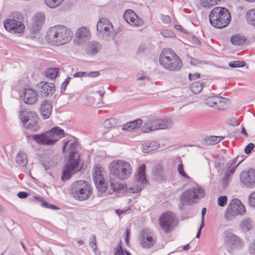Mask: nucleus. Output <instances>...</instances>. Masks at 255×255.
Here are the masks:
<instances>
[{
	"mask_svg": "<svg viewBox=\"0 0 255 255\" xmlns=\"http://www.w3.org/2000/svg\"><path fill=\"white\" fill-rule=\"evenodd\" d=\"M23 97L24 102L29 105L36 103L38 100V93L33 89H25Z\"/></svg>",
	"mask_w": 255,
	"mask_h": 255,
	"instance_id": "4be33fe9",
	"label": "nucleus"
},
{
	"mask_svg": "<svg viewBox=\"0 0 255 255\" xmlns=\"http://www.w3.org/2000/svg\"><path fill=\"white\" fill-rule=\"evenodd\" d=\"M122 241L120 240L117 246L114 248L115 255H124L125 253L122 248Z\"/></svg>",
	"mask_w": 255,
	"mask_h": 255,
	"instance_id": "c03bdc74",
	"label": "nucleus"
},
{
	"mask_svg": "<svg viewBox=\"0 0 255 255\" xmlns=\"http://www.w3.org/2000/svg\"><path fill=\"white\" fill-rule=\"evenodd\" d=\"M205 223H204V219L201 218V221L199 229L198 230H202V229L204 227Z\"/></svg>",
	"mask_w": 255,
	"mask_h": 255,
	"instance_id": "774afa93",
	"label": "nucleus"
},
{
	"mask_svg": "<svg viewBox=\"0 0 255 255\" xmlns=\"http://www.w3.org/2000/svg\"><path fill=\"white\" fill-rule=\"evenodd\" d=\"M28 196V194L26 192H19L17 194V196L21 199H24Z\"/></svg>",
	"mask_w": 255,
	"mask_h": 255,
	"instance_id": "4d7b16f0",
	"label": "nucleus"
},
{
	"mask_svg": "<svg viewBox=\"0 0 255 255\" xmlns=\"http://www.w3.org/2000/svg\"><path fill=\"white\" fill-rule=\"evenodd\" d=\"M200 74L196 73L194 74H189V78L190 80H195L200 77Z\"/></svg>",
	"mask_w": 255,
	"mask_h": 255,
	"instance_id": "bf43d9fd",
	"label": "nucleus"
},
{
	"mask_svg": "<svg viewBox=\"0 0 255 255\" xmlns=\"http://www.w3.org/2000/svg\"><path fill=\"white\" fill-rule=\"evenodd\" d=\"M71 192L75 199L84 201L88 199L91 195L92 188L87 182L80 180L71 185Z\"/></svg>",
	"mask_w": 255,
	"mask_h": 255,
	"instance_id": "6e6552de",
	"label": "nucleus"
},
{
	"mask_svg": "<svg viewBox=\"0 0 255 255\" xmlns=\"http://www.w3.org/2000/svg\"><path fill=\"white\" fill-rule=\"evenodd\" d=\"M240 182L247 187H254L255 186V169L251 168L248 171H243L240 174Z\"/></svg>",
	"mask_w": 255,
	"mask_h": 255,
	"instance_id": "f3484780",
	"label": "nucleus"
},
{
	"mask_svg": "<svg viewBox=\"0 0 255 255\" xmlns=\"http://www.w3.org/2000/svg\"><path fill=\"white\" fill-rule=\"evenodd\" d=\"M137 80H147L148 81L149 80V78L145 75L143 74V75L140 76L139 74L137 75Z\"/></svg>",
	"mask_w": 255,
	"mask_h": 255,
	"instance_id": "052dcab7",
	"label": "nucleus"
},
{
	"mask_svg": "<svg viewBox=\"0 0 255 255\" xmlns=\"http://www.w3.org/2000/svg\"><path fill=\"white\" fill-rule=\"evenodd\" d=\"M101 48V45L97 42L92 41L89 43L87 48V53L94 55L97 53Z\"/></svg>",
	"mask_w": 255,
	"mask_h": 255,
	"instance_id": "c756f323",
	"label": "nucleus"
},
{
	"mask_svg": "<svg viewBox=\"0 0 255 255\" xmlns=\"http://www.w3.org/2000/svg\"><path fill=\"white\" fill-rule=\"evenodd\" d=\"M91 37L89 29L85 26L78 28L75 33V38L79 43H82L89 40Z\"/></svg>",
	"mask_w": 255,
	"mask_h": 255,
	"instance_id": "b1692460",
	"label": "nucleus"
},
{
	"mask_svg": "<svg viewBox=\"0 0 255 255\" xmlns=\"http://www.w3.org/2000/svg\"><path fill=\"white\" fill-rule=\"evenodd\" d=\"M145 169L146 166L144 164H141L138 167L137 169V173L135 175V179L138 184L135 185L134 186L140 185L142 188L144 185L146 184L147 180L145 173Z\"/></svg>",
	"mask_w": 255,
	"mask_h": 255,
	"instance_id": "393cba45",
	"label": "nucleus"
},
{
	"mask_svg": "<svg viewBox=\"0 0 255 255\" xmlns=\"http://www.w3.org/2000/svg\"><path fill=\"white\" fill-rule=\"evenodd\" d=\"M159 61L163 68L170 71H178L182 67V60L170 48H165L162 50Z\"/></svg>",
	"mask_w": 255,
	"mask_h": 255,
	"instance_id": "7ed1b4c3",
	"label": "nucleus"
},
{
	"mask_svg": "<svg viewBox=\"0 0 255 255\" xmlns=\"http://www.w3.org/2000/svg\"><path fill=\"white\" fill-rule=\"evenodd\" d=\"M254 144L253 143H250L245 148L244 151L246 154H249L254 148Z\"/></svg>",
	"mask_w": 255,
	"mask_h": 255,
	"instance_id": "603ef678",
	"label": "nucleus"
},
{
	"mask_svg": "<svg viewBox=\"0 0 255 255\" xmlns=\"http://www.w3.org/2000/svg\"><path fill=\"white\" fill-rule=\"evenodd\" d=\"M90 245L91 248L93 249L94 251L97 248V242H96V236L94 234L92 235L90 238Z\"/></svg>",
	"mask_w": 255,
	"mask_h": 255,
	"instance_id": "49530a36",
	"label": "nucleus"
},
{
	"mask_svg": "<svg viewBox=\"0 0 255 255\" xmlns=\"http://www.w3.org/2000/svg\"><path fill=\"white\" fill-rule=\"evenodd\" d=\"M224 139V136H211L205 139L206 144L208 145H215Z\"/></svg>",
	"mask_w": 255,
	"mask_h": 255,
	"instance_id": "f704fd0d",
	"label": "nucleus"
},
{
	"mask_svg": "<svg viewBox=\"0 0 255 255\" xmlns=\"http://www.w3.org/2000/svg\"><path fill=\"white\" fill-rule=\"evenodd\" d=\"M140 245L145 249L152 247L156 243V237L154 233L147 228L143 229L140 233Z\"/></svg>",
	"mask_w": 255,
	"mask_h": 255,
	"instance_id": "4468645a",
	"label": "nucleus"
},
{
	"mask_svg": "<svg viewBox=\"0 0 255 255\" xmlns=\"http://www.w3.org/2000/svg\"><path fill=\"white\" fill-rule=\"evenodd\" d=\"M23 21L22 14L18 12H13L9 15V18L4 21V27L6 30L12 33H22L24 32L25 28Z\"/></svg>",
	"mask_w": 255,
	"mask_h": 255,
	"instance_id": "0eeeda50",
	"label": "nucleus"
},
{
	"mask_svg": "<svg viewBox=\"0 0 255 255\" xmlns=\"http://www.w3.org/2000/svg\"><path fill=\"white\" fill-rule=\"evenodd\" d=\"M142 123V121L140 119L129 122L123 125L122 129L130 131L136 128H139Z\"/></svg>",
	"mask_w": 255,
	"mask_h": 255,
	"instance_id": "cd10ccee",
	"label": "nucleus"
},
{
	"mask_svg": "<svg viewBox=\"0 0 255 255\" xmlns=\"http://www.w3.org/2000/svg\"><path fill=\"white\" fill-rule=\"evenodd\" d=\"M206 104L209 106L218 110H223L226 105L225 99L219 96L208 97L205 100Z\"/></svg>",
	"mask_w": 255,
	"mask_h": 255,
	"instance_id": "6ab92c4d",
	"label": "nucleus"
},
{
	"mask_svg": "<svg viewBox=\"0 0 255 255\" xmlns=\"http://www.w3.org/2000/svg\"><path fill=\"white\" fill-rule=\"evenodd\" d=\"M52 107L50 102L45 100L41 104L40 112L43 119H48L52 113Z\"/></svg>",
	"mask_w": 255,
	"mask_h": 255,
	"instance_id": "a878e982",
	"label": "nucleus"
},
{
	"mask_svg": "<svg viewBox=\"0 0 255 255\" xmlns=\"http://www.w3.org/2000/svg\"><path fill=\"white\" fill-rule=\"evenodd\" d=\"M250 204L253 206L255 207V192L250 194L249 196Z\"/></svg>",
	"mask_w": 255,
	"mask_h": 255,
	"instance_id": "864d4df0",
	"label": "nucleus"
},
{
	"mask_svg": "<svg viewBox=\"0 0 255 255\" xmlns=\"http://www.w3.org/2000/svg\"><path fill=\"white\" fill-rule=\"evenodd\" d=\"M241 227L244 231L248 232L252 229L253 222L250 218H245L242 221Z\"/></svg>",
	"mask_w": 255,
	"mask_h": 255,
	"instance_id": "72a5a7b5",
	"label": "nucleus"
},
{
	"mask_svg": "<svg viewBox=\"0 0 255 255\" xmlns=\"http://www.w3.org/2000/svg\"><path fill=\"white\" fill-rule=\"evenodd\" d=\"M224 240L228 245L238 246L241 243V239L231 232H227L226 233Z\"/></svg>",
	"mask_w": 255,
	"mask_h": 255,
	"instance_id": "bb28decb",
	"label": "nucleus"
},
{
	"mask_svg": "<svg viewBox=\"0 0 255 255\" xmlns=\"http://www.w3.org/2000/svg\"><path fill=\"white\" fill-rule=\"evenodd\" d=\"M20 118L26 128L33 131L39 129V118L35 112L23 110L20 111Z\"/></svg>",
	"mask_w": 255,
	"mask_h": 255,
	"instance_id": "1a4fd4ad",
	"label": "nucleus"
},
{
	"mask_svg": "<svg viewBox=\"0 0 255 255\" xmlns=\"http://www.w3.org/2000/svg\"><path fill=\"white\" fill-rule=\"evenodd\" d=\"M230 41L235 46H242L245 44L246 39L240 34H235L231 37Z\"/></svg>",
	"mask_w": 255,
	"mask_h": 255,
	"instance_id": "c85d7f7f",
	"label": "nucleus"
},
{
	"mask_svg": "<svg viewBox=\"0 0 255 255\" xmlns=\"http://www.w3.org/2000/svg\"><path fill=\"white\" fill-rule=\"evenodd\" d=\"M64 136V130L59 127H54L43 133L32 135V138L38 144L49 146L55 144Z\"/></svg>",
	"mask_w": 255,
	"mask_h": 255,
	"instance_id": "20e7f679",
	"label": "nucleus"
},
{
	"mask_svg": "<svg viewBox=\"0 0 255 255\" xmlns=\"http://www.w3.org/2000/svg\"><path fill=\"white\" fill-rule=\"evenodd\" d=\"M158 129H164L171 128L173 125V123L169 119H158Z\"/></svg>",
	"mask_w": 255,
	"mask_h": 255,
	"instance_id": "2f4dec72",
	"label": "nucleus"
},
{
	"mask_svg": "<svg viewBox=\"0 0 255 255\" xmlns=\"http://www.w3.org/2000/svg\"><path fill=\"white\" fill-rule=\"evenodd\" d=\"M73 35V32L70 28L58 25L50 27L47 31L45 37L48 43L59 46L68 43Z\"/></svg>",
	"mask_w": 255,
	"mask_h": 255,
	"instance_id": "f03ea898",
	"label": "nucleus"
},
{
	"mask_svg": "<svg viewBox=\"0 0 255 255\" xmlns=\"http://www.w3.org/2000/svg\"><path fill=\"white\" fill-rule=\"evenodd\" d=\"M227 197L226 196H220L218 199V204L221 207H224L227 202Z\"/></svg>",
	"mask_w": 255,
	"mask_h": 255,
	"instance_id": "8fccbe9b",
	"label": "nucleus"
},
{
	"mask_svg": "<svg viewBox=\"0 0 255 255\" xmlns=\"http://www.w3.org/2000/svg\"><path fill=\"white\" fill-rule=\"evenodd\" d=\"M249 252L252 255H255V240L251 245L249 249Z\"/></svg>",
	"mask_w": 255,
	"mask_h": 255,
	"instance_id": "13d9d810",
	"label": "nucleus"
},
{
	"mask_svg": "<svg viewBox=\"0 0 255 255\" xmlns=\"http://www.w3.org/2000/svg\"><path fill=\"white\" fill-rule=\"evenodd\" d=\"M237 160L236 159H233L231 163H228V164H230V166L228 168L227 172H228L230 174H233L236 168V167L239 165V164L242 162L241 161L237 164L235 165L236 163Z\"/></svg>",
	"mask_w": 255,
	"mask_h": 255,
	"instance_id": "79ce46f5",
	"label": "nucleus"
},
{
	"mask_svg": "<svg viewBox=\"0 0 255 255\" xmlns=\"http://www.w3.org/2000/svg\"><path fill=\"white\" fill-rule=\"evenodd\" d=\"M192 39L193 40V41L196 44H200V41H199V40L196 38L195 36H193L192 37Z\"/></svg>",
	"mask_w": 255,
	"mask_h": 255,
	"instance_id": "69168bd1",
	"label": "nucleus"
},
{
	"mask_svg": "<svg viewBox=\"0 0 255 255\" xmlns=\"http://www.w3.org/2000/svg\"><path fill=\"white\" fill-rule=\"evenodd\" d=\"M205 195V192L204 189L196 185L183 193L181 197V201L183 204L195 203L197 199L204 197Z\"/></svg>",
	"mask_w": 255,
	"mask_h": 255,
	"instance_id": "9d476101",
	"label": "nucleus"
},
{
	"mask_svg": "<svg viewBox=\"0 0 255 255\" xmlns=\"http://www.w3.org/2000/svg\"><path fill=\"white\" fill-rule=\"evenodd\" d=\"M159 147L158 144L155 141L150 142H145L142 144V151L144 153H148L154 150L157 149Z\"/></svg>",
	"mask_w": 255,
	"mask_h": 255,
	"instance_id": "7c9ffc66",
	"label": "nucleus"
},
{
	"mask_svg": "<svg viewBox=\"0 0 255 255\" xmlns=\"http://www.w3.org/2000/svg\"><path fill=\"white\" fill-rule=\"evenodd\" d=\"M104 173V171L101 166H94L93 171V180L98 190L102 193L105 192L108 188V184L105 181Z\"/></svg>",
	"mask_w": 255,
	"mask_h": 255,
	"instance_id": "2eb2a0df",
	"label": "nucleus"
},
{
	"mask_svg": "<svg viewBox=\"0 0 255 255\" xmlns=\"http://www.w3.org/2000/svg\"><path fill=\"white\" fill-rule=\"evenodd\" d=\"M36 88L42 96L47 97L52 94L55 90V86L52 83L41 81L37 84Z\"/></svg>",
	"mask_w": 255,
	"mask_h": 255,
	"instance_id": "412c9836",
	"label": "nucleus"
},
{
	"mask_svg": "<svg viewBox=\"0 0 255 255\" xmlns=\"http://www.w3.org/2000/svg\"><path fill=\"white\" fill-rule=\"evenodd\" d=\"M244 205L238 199H232L226 210L225 218L228 221L233 220L238 215H243L246 212Z\"/></svg>",
	"mask_w": 255,
	"mask_h": 255,
	"instance_id": "f8f14e48",
	"label": "nucleus"
},
{
	"mask_svg": "<svg viewBox=\"0 0 255 255\" xmlns=\"http://www.w3.org/2000/svg\"><path fill=\"white\" fill-rule=\"evenodd\" d=\"M16 163L22 167L26 166L28 163L27 156L26 153L19 152L15 157Z\"/></svg>",
	"mask_w": 255,
	"mask_h": 255,
	"instance_id": "473e14b6",
	"label": "nucleus"
},
{
	"mask_svg": "<svg viewBox=\"0 0 255 255\" xmlns=\"http://www.w3.org/2000/svg\"><path fill=\"white\" fill-rule=\"evenodd\" d=\"M64 0H44L45 4L49 7L55 8L60 6Z\"/></svg>",
	"mask_w": 255,
	"mask_h": 255,
	"instance_id": "4c0bfd02",
	"label": "nucleus"
},
{
	"mask_svg": "<svg viewBox=\"0 0 255 255\" xmlns=\"http://www.w3.org/2000/svg\"><path fill=\"white\" fill-rule=\"evenodd\" d=\"M125 20L131 25L138 26L143 24V20L138 18L135 12L130 9L126 10L124 14Z\"/></svg>",
	"mask_w": 255,
	"mask_h": 255,
	"instance_id": "aec40b11",
	"label": "nucleus"
},
{
	"mask_svg": "<svg viewBox=\"0 0 255 255\" xmlns=\"http://www.w3.org/2000/svg\"><path fill=\"white\" fill-rule=\"evenodd\" d=\"M78 142L76 141L69 140L65 142L63 147V152L66 151V148L68 147L67 151L69 152L70 156L67 163L64 167L61 179L65 181L69 179L72 174L80 170L79 164L80 155L77 151Z\"/></svg>",
	"mask_w": 255,
	"mask_h": 255,
	"instance_id": "f257e3e1",
	"label": "nucleus"
},
{
	"mask_svg": "<svg viewBox=\"0 0 255 255\" xmlns=\"http://www.w3.org/2000/svg\"><path fill=\"white\" fill-rule=\"evenodd\" d=\"M34 198L36 200H37L38 202L41 203V206L42 207L53 210H56L59 209L57 206L49 203L48 202L45 200L42 197L35 196Z\"/></svg>",
	"mask_w": 255,
	"mask_h": 255,
	"instance_id": "c9c22d12",
	"label": "nucleus"
},
{
	"mask_svg": "<svg viewBox=\"0 0 255 255\" xmlns=\"http://www.w3.org/2000/svg\"><path fill=\"white\" fill-rule=\"evenodd\" d=\"M153 174L157 178L163 179L164 177L162 167L160 165H157L154 167Z\"/></svg>",
	"mask_w": 255,
	"mask_h": 255,
	"instance_id": "ea45409f",
	"label": "nucleus"
},
{
	"mask_svg": "<svg viewBox=\"0 0 255 255\" xmlns=\"http://www.w3.org/2000/svg\"><path fill=\"white\" fill-rule=\"evenodd\" d=\"M110 187L113 192L118 193H123L125 192L129 193H137L142 190V187L140 185L128 187L122 183H115L112 181H110Z\"/></svg>",
	"mask_w": 255,
	"mask_h": 255,
	"instance_id": "dca6fc26",
	"label": "nucleus"
},
{
	"mask_svg": "<svg viewBox=\"0 0 255 255\" xmlns=\"http://www.w3.org/2000/svg\"><path fill=\"white\" fill-rule=\"evenodd\" d=\"M246 17L249 23L255 27V8L251 9L248 11L246 14Z\"/></svg>",
	"mask_w": 255,
	"mask_h": 255,
	"instance_id": "e433bc0d",
	"label": "nucleus"
},
{
	"mask_svg": "<svg viewBox=\"0 0 255 255\" xmlns=\"http://www.w3.org/2000/svg\"><path fill=\"white\" fill-rule=\"evenodd\" d=\"M159 226L164 233H170L174 226L176 225L177 219L175 215L170 212L167 211L162 214L159 219Z\"/></svg>",
	"mask_w": 255,
	"mask_h": 255,
	"instance_id": "ddd939ff",
	"label": "nucleus"
},
{
	"mask_svg": "<svg viewBox=\"0 0 255 255\" xmlns=\"http://www.w3.org/2000/svg\"><path fill=\"white\" fill-rule=\"evenodd\" d=\"M160 34L164 37H173L175 36L172 31L168 29H162Z\"/></svg>",
	"mask_w": 255,
	"mask_h": 255,
	"instance_id": "de8ad7c7",
	"label": "nucleus"
},
{
	"mask_svg": "<svg viewBox=\"0 0 255 255\" xmlns=\"http://www.w3.org/2000/svg\"><path fill=\"white\" fill-rule=\"evenodd\" d=\"M209 21L211 24L216 28L225 27L231 21L230 13L225 7H215L210 13Z\"/></svg>",
	"mask_w": 255,
	"mask_h": 255,
	"instance_id": "39448f33",
	"label": "nucleus"
},
{
	"mask_svg": "<svg viewBox=\"0 0 255 255\" xmlns=\"http://www.w3.org/2000/svg\"><path fill=\"white\" fill-rule=\"evenodd\" d=\"M99 75H100V73L98 71L90 72L88 73V76L89 77H96L98 76Z\"/></svg>",
	"mask_w": 255,
	"mask_h": 255,
	"instance_id": "e2e57ef3",
	"label": "nucleus"
},
{
	"mask_svg": "<svg viewBox=\"0 0 255 255\" xmlns=\"http://www.w3.org/2000/svg\"><path fill=\"white\" fill-rule=\"evenodd\" d=\"M177 171L178 173L184 178L186 179H189L190 178L189 176L184 172L183 169V165L182 163L178 165Z\"/></svg>",
	"mask_w": 255,
	"mask_h": 255,
	"instance_id": "09e8293b",
	"label": "nucleus"
},
{
	"mask_svg": "<svg viewBox=\"0 0 255 255\" xmlns=\"http://www.w3.org/2000/svg\"><path fill=\"white\" fill-rule=\"evenodd\" d=\"M246 63L243 61H235L229 63V65L232 68L243 67Z\"/></svg>",
	"mask_w": 255,
	"mask_h": 255,
	"instance_id": "a18cd8bd",
	"label": "nucleus"
},
{
	"mask_svg": "<svg viewBox=\"0 0 255 255\" xmlns=\"http://www.w3.org/2000/svg\"><path fill=\"white\" fill-rule=\"evenodd\" d=\"M73 76L75 78L87 77L88 76V73L85 72H79L74 74Z\"/></svg>",
	"mask_w": 255,
	"mask_h": 255,
	"instance_id": "5fc2aeb1",
	"label": "nucleus"
},
{
	"mask_svg": "<svg viewBox=\"0 0 255 255\" xmlns=\"http://www.w3.org/2000/svg\"><path fill=\"white\" fill-rule=\"evenodd\" d=\"M58 73V68H49L46 72V75L48 78L53 79L57 77Z\"/></svg>",
	"mask_w": 255,
	"mask_h": 255,
	"instance_id": "a19ab883",
	"label": "nucleus"
},
{
	"mask_svg": "<svg viewBox=\"0 0 255 255\" xmlns=\"http://www.w3.org/2000/svg\"><path fill=\"white\" fill-rule=\"evenodd\" d=\"M70 80H71V78H70V77H68V78H67L65 80L64 82L61 85V92L62 93V92H64L65 91V90L66 89V87H67V86L68 85V84L70 82Z\"/></svg>",
	"mask_w": 255,
	"mask_h": 255,
	"instance_id": "3c124183",
	"label": "nucleus"
},
{
	"mask_svg": "<svg viewBox=\"0 0 255 255\" xmlns=\"http://www.w3.org/2000/svg\"><path fill=\"white\" fill-rule=\"evenodd\" d=\"M97 30L99 36L105 40L113 39L115 35L112 23L106 18L101 19L97 23Z\"/></svg>",
	"mask_w": 255,
	"mask_h": 255,
	"instance_id": "9b49d317",
	"label": "nucleus"
},
{
	"mask_svg": "<svg viewBox=\"0 0 255 255\" xmlns=\"http://www.w3.org/2000/svg\"><path fill=\"white\" fill-rule=\"evenodd\" d=\"M175 27L177 30H180L182 32L185 33L186 31L180 25H175Z\"/></svg>",
	"mask_w": 255,
	"mask_h": 255,
	"instance_id": "0e129e2a",
	"label": "nucleus"
},
{
	"mask_svg": "<svg viewBox=\"0 0 255 255\" xmlns=\"http://www.w3.org/2000/svg\"><path fill=\"white\" fill-rule=\"evenodd\" d=\"M116 119L114 118H111L105 120L103 123V125L106 128H111L116 125Z\"/></svg>",
	"mask_w": 255,
	"mask_h": 255,
	"instance_id": "37998d69",
	"label": "nucleus"
},
{
	"mask_svg": "<svg viewBox=\"0 0 255 255\" xmlns=\"http://www.w3.org/2000/svg\"><path fill=\"white\" fill-rule=\"evenodd\" d=\"M109 168L112 175L122 180L128 178L132 171L130 164L122 160L112 161Z\"/></svg>",
	"mask_w": 255,
	"mask_h": 255,
	"instance_id": "423d86ee",
	"label": "nucleus"
},
{
	"mask_svg": "<svg viewBox=\"0 0 255 255\" xmlns=\"http://www.w3.org/2000/svg\"><path fill=\"white\" fill-rule=\"evenodd\" d=\"M203 85L202 82H196L193 83L190 87L191 90L195 94H198L202 91Z\"/></svg>",
	"mask_w": 255,
	"mask_h": 255,
	"instance_id": "58836bf2",
	"label": "nucleus"
},
{
	"mask_svg": "<svg viewBox=\"0 0 255 255\" xmlns=\"http://www.w3.org/2000/svg\"><path fill=\"white\" fill-rule=\"evenodd\" d=\"M158 119L150 118L147 120L141 128L143 132L148 133L158 130Z\"/></svg>",
	"mask_w": 255,
	"mask_h": 255,
	"instance_id": "5701e85b",
	"label": "nucleus"
},
{
	"mask_svg": "<svg viewBox=\"0 0 255 255\" xmlns=\"http://www.w3.org/2000/svg\"><path fill=\"white\" fill-rule=\"evenodd\" d=\"M161 19L164 23L168 24L171 22V18L168 15H162Z\"/></svg>",
	"mask_w": 255,
	"mask_h": 255,
	"instance_id": "6e6d98bb",
	"label": "nucleus"
},
{
	"mask_svg": "<svg viewBox=\"0 0 255 255\" xmlns=\"http://www.w3.org/2000/svg\"><path fill=\"white\" fill-rule=\"evenodd\" d=\"M130 232L129 230L127 229L126 230V235L125 237V242L127 245L128 246L129 244V238Z\"/></svg>",
	"mask_w": 255,
	"mask_h": 255,
	"instance_id": "680f3d73",
	"label": "nucleus"
},
{
	"mask_svg": "<svg viewBox=\"0 0 255 255\" xmlns=\"http://www.w3.org/2000/svg\"><path fill=\"white\" fill-rule=\"evenodd\" d=\"M44 21L45 16L43 13H36L28 26L31 32L32 33L38 32L42 25L43 24Z\"/></svg>",
	"mask_w": 255,
	"mask_h": 255,
	"instance_id": "a211bd4d",
	"label": "nucleus"
},
{
	"mask_svg": "<svg viewBox=\"0 0 255 255\" xmlns=\"http://www.w3.org/2000/svg\"><path fill=\"white\" fill-rule=\"evenodd\" d=\"M206 208H203L202 209V211H201V218H203V219H204V217H205V215L206 213Z\"/></svg>",
	"mask_w": 255,
	"mask_h": 255,
	"instance_id": "338daca9",
	"label": "nucleus"
}]
</instances>
